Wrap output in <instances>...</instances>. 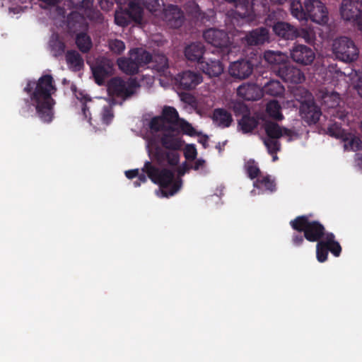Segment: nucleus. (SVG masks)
Instances as JSON below:
<instances>
[{
	"instance_id": "1",
	"label": "nucleus",
	"mask_w": 362,
	"mask_h": 362,
	"mask_svg": "<svg viewBox=\"0 0 362 362\" xmlns=\"http://www.w3.org/2000/svg\"><path fill=\"white\" fill-rule=\"evenodd\" d=\"M30 98V105L35 109L36 116L44 123L49 124L54 117L55 100L52 98L57 91L52 75L42 76L37 81H28L23 89Z\"/></svg>"
},
{
	"instance_id": "2",
	"label": "nucleus",
	"mask_w": 362,
	"mask_h": 362,
	"mask_svg": "<svg viewBox=\"0 0 362 362\" xmlns=\"http://www.w3.org/2000/svg\"><path fill=\"white\" fill-rule=\"evenodd\" d=\"M141 170L144 173H139L137 176L139 182L146 183L147 182V177L144 174L146 173L152 182L159 185L164 197L174 195L182 186L181 180L173 182L175 175L171 170L160 168L154 165L151 161H146Z\"/></svg>"
},
{
	"instance_id": "3",
	"label": "nucleus",
	"mask_w": 362,
	"mask_h": 362,
	"mask_svg": "<svg viewBox=\"0 0 362 362\" xmlns=\"http://www.w3.org/2000/svg\"><path fill=\"white\" fill-rule=\"evenodd\" d=\"M290 11L300 21L310 18L320 25H325L329 21L327 9L320 0H306L303 4L300 0H290Z\"/></svg>"
},
{
	"instance_id": "4",
	"label": "nucleus",
	"mask_w": 362,
	"mask_h": 362,
	"mask_svg": "<svg viewBox=\"0 0 362 362\" xmlns=\"http://www.w3.org/2000/svg\"><path fill=\"white\" fill-rule=\"evenodd\" d=\"M163 132L160 143L164 149L156 147L153 153V158L160 165L167 163L170 166H176L180 161V153L177 151L182 146V140L173 135L172 132Z\"/></svg>"
},
{
	"instance_id": "5",
	"label": "nucleus",
	"mask_w": 362,
	"mask_h": 362,
	"mask_svg": "<svg viewBox=\"0 0 362 362\" xmlns=\"http://www.w3.org/2000/svg\"><path fill=\"white\" fill-rule=\"evenodd\" d=\"M310 215H302L290 221L291 228L299 233H304V237L309 242H318L325 238L329 232L319 221L311 220Z\"/></svg>"
},
{
	"instance_id": "6",
	"label": "nucleus",
	"mask_w": 362,
	"mask_h": 362,
	"mask_svg": "<svg viewBox=\"0 0 362 362\" xmlns=\"http://www.w3.org/2000/svg\"><path fill=\"white\" fill-rule=\"evenodd\" d=\"M181 119L177 110L171 106H165L160 116L153 117L149 124L152 132H174L177 128Z\"/></svg>"
},
{
	"instance_id": "7",
	"label": "nucleus",
	"mask_w": 362,
	"mask_h": 362,
	"mask_svg": "<svg viewBox=\"0 0 362 362\" xmlns=\"http://www.w3.org/2000/svg\"><path fill=\"white\" fill-rule=\"evenodd\" d=\"M203 37L206 42L212 45L216 48L221 59L229 60L232 53L231 46L228 35L223 30L209 28L203 33ZM215 50L213 51V53Z\"/></svg>"
},
{
	"instance_id": "8",
	"label": "nucleus",
	"mask_w": 362,
	"mask_h": 362,
	"mask_svg": "<svg viewBox=\"0 0 362 362\" xmlns=\"http://www.w3.org/2000/svg\"><path fill=\"white\" fill-rule=\"evenodd\" d=\"M333 51L339 59L345 62H352L356 60L359 53L354 42L345 36L334 40Z\"/></svg>"
},
{
	"instance_id": "9",
	"label": "nucleus",
	"mask_w": 362,
	"mask_h": 362,
	"mask_svg": "<svg viewBox=\"0 0 362 362\" xmlns=\"http://www.w3.org/2000/svg\"><path fill=\"white\" fill-rule=\"evenodd\" d=\"M341 250V247L335 240L334 233H328L323 240L317 242L316 257L319 262L322 263L327 261L329 252L334 257H339Z\"/></svg>"
},
{
	"instance_id": "10",
	"label": "nucleus",
	"mask_w": 362,
	"mask_h": 362,
	"mask_svg": "<svg viewBox=\"0 0 362 362\" xmlns=\"http://www.w3.org/2000/svg\"><path fill=\"white\" fill-rule=\"evenodd\" d=\"M138 87L139 85L134 80L126 82L119 77H115L108 82L107 90L110 95L126 100L135 94Z\"/></svg>"
},
{
	"instance_id": "11",
	"label": "nucleus",
	"mask_w": 362,
	"mask_h": 362,
	"mask_svg": "<svg viewBox=\"0 0 362 362\" xmlns=\"http://www.w3.org/2000/svg\"><path fill=\"white\" fill-rule=\"evenodd\" d=\"M340 14L344 20L356 23L362 31V0H343Z\"/></svg>"
},
{
	"instance_id": "12",
	"label": "nucleus",
	"mask_w": 362,
	"mask_h": 362,
	"mask_svg": "<svg viewBox=\"0 0 362 362\" xmlns=\"http://www.w3.org/2000/svg\"><path fill=\"white\" fill-rule=\"evenodd\" d=\"M274 72L286 83H301L305 78L300 69L288 62L280 64L277 69H274Z\"/></svg>"
},
{
	"instance_id": "13",
	"label": "nucleus",
	"mask_w": 362,
	"mask_h": 362,
	"mask_svg": "<svg viewBox=\"0 0 362 362\" xmlns=\"http://www.w3.org/2000/svg\"><path fill=\"white\" fill-rule=\"evenodd\" d=\"M271 17L272 14H269L268 18H266L265 22L267 25L272 27V30L276 35L287 40L296 39V35L298 33L296 27L284 21L274 22L272 24L270 19Z\"/></svg>"
},
{
	"instance_id": "14",
	"label": "nucleus",
	"mask_w": 362,
	"mask_h": 362,
	"mask_svg": "<svg viewBox=\"0 0 362 362\" xmlns=\"http://www.w3.org/2000/svg\"><path fill=\"white\" fill-rule=\"evenodd\" d=\"M175 81L178 89L192 90L202 83V76L199 73L188 70L178 74Z\"/></svg>"
},
{
	"instance_id": "15",
	"label": "nucleus",
	"mask_w": 362,
	"mask_h": 362,
	"mask_svg": "<svg viewBox=\"0 0 362 362\" xmlns=\"http://www.w3.org/2000/svg\"><path fill=\"white\" fill-rule=\"evenodd\" d=\"M163 20L172 28H179L185 21L182 9L177 5L168 4L163 11Z\"/></svg>"
},
{
	"instance_id": "16",
	"label": "nucleus",
	"mask_w": 362,
	"mask_h": 362,
	"mask_svg": "<svg viewBox=\"0 0 362 362\" xmlns=\"http://www.w3.org/2000/svg\"><path fill=\"white\" fill-rule=\"evenodd\" d=\"M290 55L293 62L303 66L311 64L315 58L314 51L303 45L293 46L291 49Z\"/></svg>"
},
{
	"instance_id": "17",
	"label": "nucleus",
	"mask_w": 362,
	"mask_h": 362,
	"mask_svg": "<svg viewBox=\"0 0 362 362\" xmlns=\"http://www.w3.org/2000/svg\"><path fill=\"white\" fill-rule=\"evenodd\" d=\"M221 59L210 57L208 54L199 62V69L209 77L219 76L223 71L224 66Z\"/></svg>"
},
{
	"instance_id": "18",
	"label": "nucleus",
	"mask_w": 362,
	"mask_h": 362,
	"mask_svg": "<svg viewBox=\"0 0 362 362\" xmlns=\"http://www.w3.org/2000/svg\"><path fill=\"white\" fill-rule=\"evenodd\" d=\"M254 64L248 59H240L232 62L229 66V74L238 79L247 78L253 72Z\"/></svg>"
},
{
	"instance_id": "19",
	"label": "nucleus",
	"mask_w": 362,
	"mask_h": 362,
	"mask_svg": "<svg viewBox=\"0 0 362 362\" xmlns=\"http://www.w3.org/2000/svg\"><path fill=\"white\" fill-rule=\"evenodd\" d=\"M264 129L267 137L265 139H279L283 136H287L288 141L293 140V136H297V133L286 127H280L276 122H266L264 124Z\"/></svg>"
},
{
	"instance_id": "20",
	"label": "nucleus",
	"mask_w": 362,
	"mask_h": 362,
	"mask_svg": "<svg viewBox=\"0 0 362 362\" xmlns=\"http://www.w3.org/2000/svg\"><path fill=\"white\" fill-rule=\"evenodd\" d=\"M269 39V33L267 28H257L248 32L242 40L249 46H257L264 44Z\"/></svg>"
},
{
	"instance_id": "21",
	"label": "nucleus",
	"mask_w": 362,
	"mask_h": 362,
	"mask_svg": "<svg viewBox=\"0 0 362 362\" xmlns=\"http://www.w3.org/2000/svg\"><path fill=\"white\" fill-rule=\"evenodd\" d=\"M186 12L202 23H211L214 21L215 12L209 10L208 13L202 12L199 5L194 1H188L185 5Z\"/></svg>"
},
{
	"instance_id": "22",
	"label": "nucleus",
	"mask_w": 362,
	"mask_h": 362,
	"mask_svg": "<svg viewBox=\"0 0 362 362\" xmlns=\"http://www.w3.org/2000/svg\"><path fill=\"white\" fill-rule=\"evenodd\" d=\"M95 83L98 85L103 84L105 78L112 74V66L108 61L101 60L91 67Z\"/></svg>"
},
{
	"instance_id": "23",
	"label": "nucleus",
	"mask_w": 362,
	"mask_h": 362,
	"mask_svg": "<svg viewBox=\"0 0 362 362\" xmlns=\"http://www.w3.org/2000/svg\"><path fill=\"white\" fill-rule=\"evenodd\" d=\"M300 112L302 118L308 124H316L321 116V110L315 103H302Z\"/></svg>"
},
{
	"instance_id": "24",
	"label": "nucleus",
	"mask_w": 362,
	"mask_h": 362,
	"mask_svg": "<svg viewBox=\"0 0 362 362\" xmlns=\"http://www.w3.org/2000/svg\"><path fill=\"white\" fill-rule=\"evenodd\" d=\"M67 28L71 33H78L86 31L88 24L81 14L76 11H73L67 16Z\"/></svg>"
},
{
	"instance_id": "25",
	"label": "nucleus",
	"mask_w": 362,
	"mask_h": 362,
	"mask_svg": "<svg viewBox=\"0 0 362 362\" xmlns=\"http://www.w3.org/2000/svg\"><path fill=\"white\" fill-rule=\"evenodd\" d=\"M238 95L243 100L248 101L257 100L260 99L262 93L258 86L252 83H247L240 85L237 88Z\"/></svg>"
},
{
	"instance_id": "26",
	"label": "nucleus",
	"mask_w": 362,
	"mask_h": 362,
	"mask_svg": "<svg viewBox=\"0 0 362 362\" xmlns=\"http://www.w3.org/2000/svg\"><path fill=\"white\" fill-rule=\"evenodd\" d=\"M185 56L191 62H197L198 64L207 54L205 53V47L202 42H192L185 48Z\"/></svg>"
},
{
	"instance_id": "27",
	"label": "nucleus",
	"mask_w": 362,
	"mask_h": 362,
	"mask_svg": "<svg viewBox=\"0 0 362 362\" xmlns=\"http://www.w3.org/2000/svg\"><path fill=\"white\" fill-rule=\"evenodd\" d=\"M212 119L214 123L221 128L230 127L233 122L232 115L223 108L215 109L213 112Z\"/></svg>"
},
{
	"instance_id": "28",
	"label": "nucleus",
	"mask_w": 362,
	"mask_h": 362,
	"mask_svg": "<svg viewBox=\"0 0 362 362\" xmlns=\"http://www.w3.org/2000/svg\"><path fill=\"white\" fill-rule=\"evenodd\" d=\"M49 49L54 57L62 56L65 51V43L60 39L57 33L51 35L49 40Z\"/></svg>"
},
{
	"instance_id": "29",
	"label": "nucleus",
	"mask_w": 362,
	"mask_h": 362,
	"mask_svg": "<svg viewBox=\"0 0 362 362\" xmlns=\"http://www.w3.org/2000/svg\"><path fill=\"white\" fill-rule=\"evenodd\" d=\"M130 56L139 68L151 63L152 60V55L148 52L139 48L132 49Z\"/></svg>"
},
{
	"instance_id": "30",
	"label": "nucleus",
	"mask_w": 362,
	"mask_h": 362,
	"mask_svg": "<svg viewBox=\"0 0 362 362\" xmlns=\"http://www.w3.org/2000/svg\"><path fill=\"white\" fill-rule=\"evenodd\" d=\"M258 119L250 114L243 115L238 121V127L243 133L246 134L253 131L258 125Z\"/></svg>"
},
{
	"instance_id": "31",
	"label": "nucleus",
	"mask_w": 362,
	"mask_h": 362,
	"mask_svg": "<svg viewBox=\"0 0 362 362\" xmlns=\"http://www.w3.org/2000/svg\"><path fill=\"white\" fill-rule=\"evenodd\" d=\"M117 64L123 72L129 75L136 74L139 71V67L131 57L129 58L119 59Z\"/></svg>"
},
{
	"instance_id": "32",
	"label": "nucleus",
	"mask_w": 362,
	"mask_h": 362,
	"mask_svg": "<svg viewBox=\"0 0 362 362\" xmlns=\"http://www.w3.org/2000/svg\"><path fill=\"white\" fill-rule=\"evenodd\" d=\"M76 44L78 49L83 53H88L92 48V40L86 31L80 32L76 34Z\"/></svg>"
},
{
	"instance_id": "33",
	"label": "nucleus",
	"mask_w": 362,
	"mask_h": 362,
	"mask_svg": "<svg viewBox=\"0 0 362 362\" xmlns=\"http://www.w3.org/2000/svg\"><path fill=\"white\" fill-rule=\"evenodd\" d=\"M68 65L74 71H79L83 66V59L81 54L75 50H69L66 54Z\"/></svg>"
},
{
	"instance_id": "34",
	"label": "nucleus",
	"mask_w": 362,
	"mask_h": 362,
	"mask_svg": "<svg viewBox=\"0 0 362 362\" xmlns=\"http://www.w3.org/2000/svg\"><path fill=\"white\" fill-rule=\"evenodd\" d=\"M132 21L136 23H141L143 19V9L141 6L135 2L130 1L126 8Z\"/></svg>"
},
{
	"instance_id": "35",
	"label": "nucleus",
	"mask_w": 362,
	"mask_h": 362,
	"mask_svg": "<svg viewBox=\"0 0 362 362\" xmlns=\"http://www.w3.org/2000/svg\"><path fill=\"white\" fill-rule=\"evenodd\" d=\"M264 58L269 64H273V70L277 69L280 64L286 63L284 62L285 56L280 52H274L271 50L266 51L264 54Z\"/></svg>"
},
{
	"instance_id": "36",
	"label": "nucleus",
	"mask_w": 362,
	"mask_h": 362,
	"mask_svg": "<svg viewBox=\"0 0 362 362\" xmlns=\"http://www.w3.org/2000/svg\"><path fill=\"white\" fill-rule=\"evenodd\" d=\"M340 95L335 91H326L322 94V103L327 108H334L339 105Z\"/></svg>"
},
{
	"instance_id": "37",
	"label": "nucleus",
	"mask_w": 362,
	"mask_h": 362,
	"mask_svg": "<svg viewBox=\"0 0 362 362\" xmlns=\"http://www.w3.org/2000/svg\"><path fill=\"white\" fill-rule=\"evenodd\" d=\"M344 148L346 151H357L362 148L361 140L355 136L346 134L343 138Z\"/></svg>"
},
{
	"instance_id": "38",
	"label": "nucleus",
	"mask_w": 362,
	"mask_h": 362,
	"mask_svg": "<svg viewBox=\"0 0 362 362\" xmlns=\"http://www.w3.org/2000/svg\"><path fill=\"white\" fill-rule=\"evenodd\" d=\"M151 62L153 64V69L158 73L165 74L168 69V59L163 54H158L152 57Z\"/></svg>"
},
{
	"instance_id": "39",
	"label": "nucleus",
	"mask_w": 362,
	"mask_h": 362,
	"mask_svg": "<svg viewBox=\"0 0 362 362\" xmlns=\"http://www.w3.org/2000/svg\"><path fill=\"white\" fill-rule=\"evenodd\" d=\"M263 88L267 94L272 96H279L284 91V88L280 82L274 80L268 81L264 84Z\"/></svg>"
},
{
	"instance_id": "40",
	"label": "nucleus",
	"mask_w": 362,
	"mask_h": 362,
	"mask_svg": "<svg viewBox=\"0 0 362 362\" xmlns=\"http://www.w3.org/2000/svg\"><path fill=\"white\" fill-rule=\"evenodd\" d=\"M254 187L258 189L264 188L272 192L276 190L275 182L269 175L258 177L256 181L254 182Z\"/></svg>"
},
{
	"instance_id": "41",
	"label": "nucleus",
	"mask_w": 362,
	"mask_h": 362,
	"mask_svg": "<svg viewBox=\"0 0 362 362\" xmlns=\"http://www.w3.org/2000/svg\"><path fill=\"white\" fill-rule=\"evenodd\" d=\"M297 35L296 38L303 39L305 42L308 44L314 43L315 40V33L314 30L311 28H297Z\"/></svg>"
},
{
	"instance_id": "42",
	"label": "nucleus",
	"mask_w": 362,
	"mask_h": 362,
	"mask_svg": "<svg viewBox=\"0 0 362 362\" xmlns=\"http://www.w3.org/2000/svg\"><path fill=\"white\" fill-rule=\"evenodd\" d=\"M267 112L270 117L277 120L283 119V115L281 113V105L276 100H271L267 103Z\"/></svg>"
},
{
	"instance_id": "43",
	"label": "nucleus",
	"mask_w": 362,
	"mask_h": 362,
	"mask_svg": "<svg viewBox=\"0 0 362 362\" xmlns=\"http://www.w3.org/2000/svg\"><path fill=\"white\" fill-rule=\"evenodd\" d=\"M327 134L329 136L337 138L342 139L346 134L344 130L341 128V124L337 122L332 123L329 125L327 130Z\"/></svg>"
},
{
	"instance_id": "44",
	"label": "nucleus",
	"mask_w": 362,
	"mask_h": 362,
	"mask_svg": "<svg viewBox=\"0 0 362 362\" xmlns=\"http://www.w3.org/2000/svg\"><path fill=\"white\" fill-rule=\"evenodd\" d=\"M115 22L117 25L122 27L127 26L132 21L129 14L126 8L120 11H116L115 14Z\"/></svg>"
},
{
	"instance_id": "45",
	"label": "nucleus",
	"mask_w": 362,
	"mask_h": 362,
	"mask_svg": "<svg viewBox=\"0 0 362 362\" xmlns=\"http://www.w3.org/2000/svg\"><path fill=\"white\" fill-rule=\"evenodd\" d=\"M81 6L82 8H84L86 15L90 18H98L100 16L98 11H95L93 8V0H82Z\"/></svg>"
},
{
	"instance_id": "46",
	"label": "nucleus",
	"mask_w": 362,
	"mask_h": 362,
	"mask_svg": "<svg viewBox=\"0 0 362 362\" xmlns=\"http://www.w3.org/2000/svg\"><path fill=\"white\" fill-rule=\"evenodd\" d=\"M263 142L270 155L276 154L281 150V143L279 139H264Z\"/></svg>"
},
{
	"instance_id": "47",
	"label": "nucleus",
	"mask_w": 362,
	"mask_h": 362,
	"mask_svg": "<svg viewBox=\"0 0 362 362\" xmlns=\"http://www.w3.org/2000/svg\"><path fill=\"white\" fill-rule=\"evenodd\" d=\"M245 169L248 177L251 180L258 178L257 177L260 174V170L254 160L250 159L246 163Z\"/></svg>"
},
{
	"instance_id": "48",
	"label": "nucleus",
	"mask_w": 362,
	"mask_h": 362,
	"mask_svg": "<svg viewBox=\"0 0 362 362\" xmlns=\"http://www.w3.org/2000/svg\"><path fill=\"white\" fill-rule=\"evenodd\" d=\"M108 45L110 51L117 55L121 54L125 49V44L121 40H110Z\"/></svg>"
},
{
	"instance_id": "49",
	"label": "nucleus",
	"mask_w": 362,
	"mask_h": 362,
	"mask_svg": "<svg viewBox=\"0 0 362 362\" xmlns=\"http://www.w3.org/2000/svg\"><path fill=\"white\" fill-rule=\"evenodd\" d=\"M101 119L105 124H109L114 118L113 109L112 105H105L101 111Z\"/></svg>"
},
{
	"instance_id": "50",
	"label": "nucleus",
	"mask_w": 362,
	"mask_h": 362,
	"mask_svg": "<svg viewBox=\"0 0 362 362\" xmlns=\"http://www.w3.org/2000/svg\"><path fill=\"white\" fill-rule=\"evenodd\" d=\"M143 6L151 13L159 11L161 4L159 0H141Z\"/></svg>"
},
{
	"instance_id": "51",
	"label": "nucleus",
	"mask_w": 362,
	"mask_h": 362,
	"mask_svg": "<svg viewBox=\"0 0 362 362\" xmlns=\"http://www.w3.org/2000/svg\"><path fill=\"white\" fill-rule=\"evenodd\" d=\"M177 127H180L183 133L189 136H193L195 134L194 128L189 123L183 119L180 120Z\"/></svg>"
},
{
	"instance_id": "52",
	"label": "nucleus",
	"mask_w": 362,
	"mask_h": 362,
	"mask_svg": "<svg viewBox=\"0 0 362 362\" xmlns=\"http://www.w3.org/2000/svg\"><path fill=\"white\" fill-rule=\"evenodd\" d=\"M197 149L193 145H189L187 146L185 151V157L187 160H192L197 157Z\"/></svg>"
},
{
	"instance_id": "53",
	"label": "nucleus",
	"mask_w": 362,
	"mask_h": 362,
	"mask_svg": "<svg viewBox=\"0 0 362 362\" xmlns=\"http://www.w3.org/2000/svg\"><path fill=\"white\" fill-rule=\"evenodd\" d=\"M305 239L304 234L302 235L301 233L297 232L293 234L291 241L293 245L298 247L303 245Z\"/></svg>"
},
{
	"instance_id": "54",
	"label": "nucleus",
	"mask_w": 362,
	"mask_h": 362,
	"mask_svg": "<svg viewBox=\"0 0 362 362\" xmlns=\"http://www.w3.org/2000/svg\"><path fill=\"white\" fill-rule=\"evenodd\" d=\"M354 88L358 95L362 98V72L358 76V79L354 86Z\"/></svg>"
},
{
	"instance_id": "55",
	"label": "nucleus",
	"mask_w": 362,
	"mask_h": 362,
	"mask_svg": "<svg viewBox=\"0 0 362 362\" xmlns=\"http://www.w3.org/2000/svg\"><path fill=\"white\" fill-rule=\"evenodd\" d=\"M81 112L83 115V117L86 119H88V121L90 120V113L89 111V107L87 106L86 101L82 102L81 105Z\"/></svg>"
},
{
	"instance_id": "56",
	"label": "nucleus",
	"mask_w": 362,
	"mask_h": 362,
	"mask_svg": "<svg viewBox=\"0 0 362 362\" xmlns=\"http://www.w3.org/2000/svg\"><path fill=\"white\" fill-rule=\"evenodd\" d=\"M205 165H206L205 160H204L202 158H199V159L196 160V161L194 162V166L192 167V168L195 170H198L199 169L204 168L205 167Z\"/></svg>"
},
{
	"instance_id": "57",
	"label": "nucleus",
	"mask_w": 362,
	"mask_h": 362,
	"mask_svg": "<svg viewBox=\"0 0 362 362\" xmlns=\"http://www.w3.org/2000/svg\"><path fill=\"white\" fill-rule=\"evenodd\" d=\"M139 169L129 170L125 171V175L128 179L132 180L136 177L139 175Z\"/></svg>"
},
{
	"instance_id": "58",
	"label": "nucleus",
	"mask_w": 362,
	"mask_h": 362,
	"mask_svg": "<svg viewBox=\"0 0 362 362\" xmlns=\"http://www.w3.org/2000/svg\"><path fill=\"white\" fill-rule=\"evenodd\" d=\"M45 4L46 7L48 6H55L59 2L60 0H39Z\"/></svg>"
},
{
	"instance_id": "59",
	"label": "nucleus",
	"mask_w": 362,
	"mask_h": 362,
	"mask_svg": "<svg viewBox=\"0 0 362 362\" xmlns=\"http://www.w3.org/2000/svg\"><path fill=\"white\" fill-rule=\"evenodd\" d=\"M273 4H283L284 2H286L287 0H269Z\"/></svg>"
},
{
	"instance_id": "60",
	"label": "nucleus",
	"mask_w": 362,
	"mask_h": 362,
	"mask_svg": "<svg viewBox=\"0 0 362 362\" xmlns=\"http://www.w3.org/2000/svg\"><path fill=\"white\" fill-rule=\"evenodd\" d=\"M133 184H134V186L135 187H140V186H141V182H139V181L137 180L134 181Z\"/></svg>"
},
{
	"instance_id": "61",
	"label": "nucleus",
	"mask_w": 362,
	"mask_h": 362,
	"mask_svg": "<svg viewBox=\"0 0 362 362\" xmlns=\"http://www.w3.org/2000/svg\"><path fill=\"white\" fill-rule=\"evenodd\" d=\"M71 90H72L74 93H76V86L75 85H72V86H71Z\"/></svg>"
},
{
	"instance_id": "62",
	"label": "nucleus",
	"mask_w": 362,
	"mask_h": 362,
	"mask_svg": "<svg viewBox=\"0 0 362 362\" xmlns=\"http://www.w3.org/2000/svg\"><path fill=\"white\" fill-rule=\"evenodd\" d=\"M272 156H273L272 157L273 161H276L279 158L278 156H276V154H274V155H272Z\"/></svg>"
},
{
	"instance_id": "63",
	"label": "nucleus",
	"mask_w": 362,
	"mask_h": 362,
	"mask_svg": "<svg viewBox=\"0 0 362 362\" xmlns=\"http://www.w3.org/2000/svg\"><path fill=\"white\" fill-rule=\"evenodd\" d=\"M216 148L217 149H218L219 153H221V151H222V148L221 147L220 144H218V145H216Z\"/></svg>"
},
{
	"instance_id": "64",
	"label": "nucleus",
	"mask_w": 362,
	"mask_h": 362,
	"mask_svg": "<svg viewBox=\"0 0 362 362\" xmlns=\"http://www.w3.org/2000/svg\"><path fill=\"white\" fill-rule=\"evenodd\" d=\"M103 0H101V1H100V6H101L102 8H104V6H103Z\"/></svg>"
}]
</instances>
